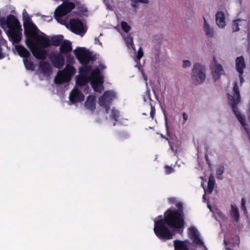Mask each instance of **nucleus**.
Masks as SVG:
<instances>
[{
    "mask_svg": "<svg viewBox=\"0 0 250 250\" xmlns=\"http://www.w3.org/2000/svg\"><path fill=\"white\" fill-rule=\"evenodd\" d=\"M185 224L184 215L179 213L175 208H169L164 213V220L155 221L154 232L160 239L170 240L172 238L173 233L168 228L177 229L181 233Z\"/></svg>",
    "mask_w": 250,
    "mask_h": 250,
    "instance_id": "f257e3e1",
    "label": "nucleus"
},
{
    "mask_svg": "<svg viewBox=\"0 0 250 250\" xmlns=\"http://www.w3.org/2000/svg\"><path fill=\"white\" fill-rule=\"evenodd\" d=\"M233 96L228 93L227 97L229 100V103L230 105L232 110L245 129L248 136L250 139V133L249 129L247 127V125L245 123V118L241 115L240 112L239 111L237 105L240 102V94L238 85L237 82H235L233 87Z\"/></svg>",
    "mask_w": 250,
    "mask_h": 250,
    "instance_id": "f03ea898",
    "label": "nucleus"
},
{
    "mask_svg": "<svg viewBox=\"0 0 250 250\" xmlns=\"http://www.w3.org/2000/svg\"><path fill=\"white\" fill-rule=\"evenodd\" d=\"M23 27L24 28V34L26 37L25 43L28 47H30V44L32 43V39H35L38 35V29L37 26L34 24L26 14L24 9L23 12Z\"/></svg>",
    "mask_w": 250,
    "mask_h": 250,
    "instance_id": "7ed1b4c3",
    "label": "nucleus"
},
{
    "mask_svg": "<svg viewBox=\"0 0 250 250\" xmlns=\"http://www.w3.org/2000/svg\"><path fill=\"white\" fill-rule=\"evenodd\" d=\"M76 73V69L71 64L66 63V66L62 70H59L55 78V83L61 84L69 82L72 77Z\"/></svg>",
    "mask_w": 250,
    "mask_h": 250,
    "instance_id": "20e7f679",
    "label": "nucleus"
},
{
    "mask_svg": "<svg viewBox=\"0 0 250 250\" xmlns=\"http://www.w3.org/2000/svg\"><path fill=\"white\" fill-rule=\"evenodd\" d=\"M38 43L41 44L43 47H48L51 45L60 46L63 42L62 35H55L49 39L47 36H43L38 35L35 39Z\"/></svg>",
    "mask_w": 250,
    "mask_h": 250,
    "instance_id": "39448f33",
    "label": "nucleus"
},
{
    "mask_svg": "<svg viewBox=\"0 0 250 250\" xmlns=\"http://www.w3.org/2000/svg\"><path fill=\"white\" fill-rule=\"evenodd\" d=\"M206 78L205 67L204 65L195 63L191 72V79L192 83L196 85L201 84Z\"/></svg>",
    "mask_w": 250,
    "mask_h": 250,
    "instance_id": "423d86ee",
    "label": "nucleus"
},
{
    "mask_svg": "<svg viewBox=\"0 0 250 250\" xmlns=\"http://www.w3.org/2000/svg\"><path fill=\"white\" fill-rule=\"evenodd\" d=\"M91 85L94 90L101 93L103 90V78L100 75V70L97 68L91 72L89 77Z\"/></svg>",
    "mask_w": 250,
    "mask_h": 250,
    "instance_id": "0eeeda50",
    "label": "nucleus"
},
{
    "mask_svg": "<svg viewBox=\"0 0 250 250\" xmlns=\"http://www.w3.org/2000/svg\"><path fill=\"white\" fill-rule=\"evenodd\" d=\"M76 58L81 64H88L90 61L95 60L94 56L84 47H78L74 50Z\"/></svg>",
    "mask_w": 250,
    "mask_h": 250,
    "instance_id": "6e6552de",
    "label": "nucleus"
},
{
    "mask_svg": "<svg viewBox=\"0 0 250 250\" xmlns=\"http://www.w3.org/2000/svg\"><path fill=\"white\" fill-rule=\"evenodd\" d=\"M0 25L2 28L7 27L9 30L21 28V25L17 18L10 14L6 19L4 17H0Z\"/></svg>",
    "mask_w": 250,
    "mask_h": 250,
    "instance_id": "1a4fd4ad",
    "label": "nucleus"
},
{
    "mask_svg": "<svg viewBox=\"0 0 250 250\" xmlns=\"http://www.w3.org/2000/svg\"><path fill=\"white\" fill-rule=\"evenodd\" d=\"M75 7L74 3L70 1H64L56 9L54 15L57 20L70 13Z\"/></svg>",
    "mask_w": 250,
    "mask_h": 250,
    "instance_id": "9d476101",
    "label": "nucleus"
},
{
    "mask_svg": "<svg viewBox=\"0 0 250 250\" xmlns=\"http://www.w3.org/2000/svg\"><path fill=\"white\" fill-rule=\"evenodd\" d=\"M115 97V94L113 91H106L103 95L99 98V104L105 108L106 112H108L109 109V104L111 103L113 99Z\"/></svg>",
    "mask_w": 250,
    "mask_h": 250,
    "instance_id": "9b49d317",
    "label": "nucleus"
},
{
    "mask_svg": "<svg viewBox=\"0 0 250 250\" xmlns=\"http://www.w3.org/2000/svg\"><path fill=\"white\" fill-rule=\"evenodd\" d=\"M49 60L55 68L61 69L65 64V59L63 55L58 52H51L49 55Z\"/></svg>",
    "mask_w": 250,
    "mask_h": 250,
    "instance_id": "f8f14e48",
    "label": "nucleus"
},
{
    "mask_svg": "<svg viewBox=\"0 0 250 250\" xmlns=\"http://www.w3.org/2000/svg\"><path fill=\"white\" fill-rule=\"evenodd\" d=\"M33 40L35 39H32L33 42L30 44V47H29L33 56L38 60H45L47 57L48 51L43 47L35 45Z\"/></svg>",
    "mask_w": 250,
    "mask_h": 250,
    "instance_id": "ddd939ff",
    "label": "nucleus"
},
{
    "mask_svg": "<svg viewBox=\"0 0 250 250\" xmlns=\"http://www.w3.org/2000/svg\"><path fill=\"white\" fill-rule=\"evenodd\" d=\"M71 31L77 34H84L86 30L84 29V25L81 20L78 19H71L69 22Z\"/></svg>",
    "mask_w": 250,
    "mask_h": 250,
    "instance_id": "4468645a",
    "label": "nucleus"
},
{
    "mask_svg": "<svg viewBox=\"0 0 250 250\" xmlns=\"http://www.w3.org/2000/svg\"><path fill=\"white\" fill-rule=\"evenodd\" d=\"M210 69L212 75L215 81L218 80L221 75L225 74V71L222 65L217 62L215 57L213 58Z\"/></svg>",
    "mask_w": 250,
    "mask_h": 250,
    "instance_id": "2eb2a0df",
    "label": "nucleus"
},
{
    "mask_svg": "<svg viewBox=\"0 0 250 250\" xmlns=\"http://www.w3.org/2000/svg\"><path fill=\"white\" fill-rule=\"evenodd\" d=\"M22 29L17 28L15 29L9 30L7 32V35L10 41L13 44L19 43L22 39Z\"/></svg>",
    "mask_w": 250,
    "mask_h": 250,
    "instance_id": "dca6fc26",
    "label": "nucleus"
},
{
    "mask_svg": "<svg viewBox=\"0 0 250 250\" xmlns=\"http://www.w3.org/2000/svg\"><path fill=\"white\" fill-rule=\"evenodd\" d=\"M84 99L83 93L77 88H73L70 93L69 100L73 104L83 102Z\"/></svg>",
    "mask_w": 250,
    "mask_h": 250,
    "instance_id": "f3484780",
    "label": "nucleus"
},
{
    "mask_svg": "<svg viewBox=\"0 0 250 250\" xmlns=\"http://www.w3.org/2000/svg\"><path fill=\"white\" fill-rule=\"evenodd\" d=\"M189 237L195 245L204 246L203 242L199 237L197 229L194 227H191L188 229Z\"/></svg>",
    "mask_w": 250,
    "mask_h": 250,
    "instance_id": "a211bd4d",
    "label": "nucleus"
},
{
    "mask_svg": "<svg viewBox=\"0 0 250 250\" xmlns=\"http://www.w3.org/2000/svg\"><path fill=\"white\" fill-rule=\"evenodd\" d=\"M39 68L40 72L44 75H50L52 72V67L48 62L42 61L40 62Z\"/></svg>",
    "mask_w": 250,
    "mask_h": 250,
    "instance_id": "6ab92c4d",
    "label": "nucleus"
},
{
    "mask_svg": "<svg viewBox=\"0 0 250 250\" xmlns=\"http://www.w3.org/2000/svg\"><path fill=\"white\" fill-rule=\"evenodd\" d=\"M246 66L244 58L241 56L235 59V68L238 73L243 74L244 70Z\"/></svg>",
    "mask_w": 250,
    "mask_h": 250,
    "instance_id": "aec40b11",
    "label": "nucleus"
},
{
    "mask_svg": "<svg viewBox=\"0 0 250 250\" xmlns=\"http://www.w3.org/2000/svg\"><path fill=\"white\" fill-rule=\"evenodd\" d=\"M72 50L71 43L67 40L63 41L60 46V53L62 55L67 54L71 52Z\"/></svg>",
    "mask_w": 250,
    "mask_h": 250,
    "instance_id": "412c9836",
    "label": "nucleus"
},
{
    "mask_svg": "<svg viewBox=\"0 0 250 250\" xmlns=\"http://www.w3.org/2000/svg\"><path fill=\"white\" fill-rule=\"evenodd\" d=\"M95 97L93 95H89L84 103L85 107L88 110L93 111L95 109Z\"/></svg>",
    "mask_w": 250,
    "mask_h": 250,
    "instance_id": "4be33fe9",
    "label": "nucleus"
},
{
    "mask_svg": "<svg viewBox=\"0 0 250 250\" xmlns=\"http://www.w3.org/2000/svg\"><path fill=\"white\" fill-rule=\"evenodd\" d=\"M15 48L19 55L24 59L28 58L30 56V52L22 45H17Z\"/></svg>",
    "mask_w": 250,
    "mask_h": 250,
    "instance_id": "5701e85b",
    "label": "nucleus"
},
{
    "mask_svg": "<svg viewBox=\"0 0 250 250\" xmlns=\"http://www.w3.org/2000/svg\"><path fill=\"white\" fill-rule=\"evenodd\" d=\"M215 17L217 25L220 27H224L226 25V21L224 13L222 11H218Z\"/></svg>",
    "mask_w": 250,
    "mask_h": 250,
    "instance_id": "b1692460",
    "label": "nucleus"
},
{
    "mask_svg": "<svg viewBox=\"0 0 250 250\" xmlns=\"http://www.w3.org/2000/svg\"><path fill=\"white\" fill-rule=\"evenodd\" d=\"M166 140L168 141L171 150L174 152V155L177 156L178 152L180 149V146L178 142L177 141H171L168 138H167Z\"/></svg>",
    "mask_w": 250,
    "mask_h": 250,
    "instance_id": "393cba45",
    "label": "nucleus"
},
{
    "mask_svg": "<svg viewBox=\"0 0 250 250\" xmlns=\"http://www.w3.org/2000/svg\"><path fill=\"white\" fill-rule=\"evenodd\" d=\"M175 250H189L185 242L182 240H175L173 242Z\"/></svg>",
    "mask_w": 250,
    "mask_h": 250,
    "instance_id": "a878e982",
    "label": "nucleus"
},
{
    "mask_svg": "<svg viewBox=\"0 0 250 250\" xmlns=\"http://www.w3.org/2000/svg\"><path fill=\"white\" fill-rule=\"evenodd\" d=\"M214 184H215V180L213 176L211 174L208 178V187L207 188H205L204 190L205 192L208 193H212L214 187Z\"/></svg>",
    "mask_w": 250,
    "mask_h": 250,
    "instance_id": "bb28decb",
    "label": "nucleus"
},
{
    "mask_svg": "<svg viewBox=\"0 0 250 250\" xmlns=\"http://www.w3.org/2000/svg\"><path fill=\"white\" fill-rule=\"evenodd\" d=\"M230 216L231 218L236 222H238L239 220V212L238 208L236 206L231 205Z\"/></svg>",
    "mask_w": 250,
    "mask_h": 250,
    "instance_id": "cd10ccee",
    "label": "nucleus"
},
{
    "mask_svg": "<svg viewBox=\"0 0 250 250\" xmlns=\"http://www.w3.org/2000/svg\"><path fill=\"white\" fill-rule=\"evenodd\" d=\"M203 18L204 19V29L205 32H206V34L209 37H212L214 33L213 29L211 28L209 24L207 23L204 16H203Z\"/></svg>",
    "mask_w": 250,
    "mask_h": 250,
    "instance_id": "c85d7f7f",
    "label": "nucleus"
},
{
    "mask_svg": "<svg viewBox=\"0 0 250 250\" xmlns=\"http://www.w3.org/2000/svg\"><path fill=\"white\" fill-rule=\"evenodd\" d=\"M83 66H81L79 68V72L80 74H88L89 73L92 68V67L91 65L85 64H82Z\"/></svg>",
    "mask_w": 250,
    "mask_h": 250,
    "instance_id": "c756f323",
    "label": "nucleus"
},
{
    "mask_svg": "<svg viewBox=\"0 0 250 250\" xmlns=\"http://www.w3.org/2000/svg\"><path fill=\"white\" fill-rule=\"evenodd\" d=\"M23 63L27 70L34 71L35 70V66L34 63L28 58L23 59Z\"/></svg>",
    "mask_w": 250,
    "mask_h": 250,
    "instance_id": "7c9ffc66",
    "label": "nucleus"
},
{
    "mask_svg": "<svg viewBox=\"0 0 250 250\" xmlns=\"http://www.w3.org/2000/svg\"><path fill=\"white\" fill-rule=\"evenodd\" d=\"M225 170V167L222 165H220L218 167L216 171V177L218 179L222 180L223 179L222 174H223Z\"/></svg>",
    "mask_w": 250,
    "mask_h": 250,
    "instance_id": "2f4dec72",
    "label": "nucleus"
},
{
    "mask_svg": "<svg viewBox=\"0 0 250 250\" xmlns=\"http://www.w3.org/2000/svg\"><path fill=\"white\" fill-rule=\"evenodd\" d=\"M119 115L120 113L118 110L114 109L111 110V118L115 122L118 121Z\"/></svg>",
    "mask_w": 250,
    "mask_h": 250,
    "instance_id": "473e14b6",
    "label": "nucleus"
},
{
    "mask_svg": "<svg viewBox=\"0 0 250 250\" xmlns=\"http://www.w3.org/2000/svg\"><path fill=\"white\" fill-rule=\"evenodd\" d=\"M121 25L122 30L125 33H128L131 29L130 26L125 21H122Z\"/></svg>",
    "mask_w": 250,
    "mask_h": 250,
    "instance_id": "72a5a7b5",
    "label": "nucleus"
},
{
    "mask_svg": "<svg viewBox=\"0 0 250 250\" xmlns=\"http://www.w3.org/2000/svg\"><path fill=\"white\" fill-rule=\"evenodd\" d=\"M241 20L240 19H237L233 21L232 24V29L233 32H236L239 30V24L238 22L241 21Z\"/></svg>",
    "mask_w": 250,
    "mask_h": 250,
    "instance_id": "f704fd0d",
    "label": "nucleus"
},
{
    "mask_svg": "<svg viewBox=\"0 0 250 250\" xmlns=\"http://www.w3.org/2000/svg\"><path fill=\"white\" fill-rule=\"evenodd\" d=\"M76 83L80 86L84 85L86 83V79L84 77H80L77 78Z\"/></svg>",
    "mask_w": 250,
    "mask_h": 250,
    "instance_id": "c9c22d12",
    "label": "nucleus"
},
{
    "mask_svg": "<svg viewBox=\"0 0 250 250\" xmlns=\"http://www.w3.org/2000/svg\"><path fill=\"white\" fill-rule=\"evenodd\" d=\"M165 173L166 174H170L175 171L174 169L168 165H166L165 166Z\"/></svg>",
    "mask_w": 250,
    "mask_h": 250,
    "instance_id": "e433bc0d",
    "label": "nucleus"
},
{
    "mask_svg": "<svg viewBox=\"0 0 250 250\" xmlns=\"http://www.w3.org/2000/svg\"><path fill=\"white\" fill-rule=\"evenodd\" d=\"M176 207L178 208V209L177 210H178V212L180 213L181 214L184 215V212L183 210V205L181 203L178 202L176 204Z\"/></svg>",
    "mask_w": 250,
    "mask_h": 250,
    "instance_id": "4c0bfd02",
    "label": "nucleus"
},
{
    "mask_svg": "<svg viewBox=\"0 0 250 250\" xmlns=\"http://www.w3.org/2000/svg\"><path fill=\"white\" fill-rule=\"evenodd\" d=\"M241 209L243 210L244 212L245 213H247V209L245 206V200L244 198H242L241 199Z\"/></svg>",
    "mask_w": 250,
    "mask_h": 250,
    "instance_id": "58836bf2",
    "label": "nucleus"
},
{
    "mask_svg": "<svg viewBox=\"0 0 250 250\" xmlns=\"http://www.w3.org/2000/svg\"><path fill=\"white\" fill-rule=\"evenodd\" d=\"M143 55H144L143 51L142 48L140 47L138 50L137 59L139 60H140L143 57Z\"/></svg>",
    "mask_w": 250,
    "mask_h": 250,
    "instance_id": "ea45409f",
    "label": "nucleus"
},
{
    "mask_svg": "<svg viewBox=\"0 0 250 250\" xmlns=\"http://www.w3.org/2000/svg\"><path fill=\"white\" fill-rule=\"evenodd\" d=\"M74 62V57L71 55H68L66 56V62L67 63L71 64Z\"/></svg>",
    "mask_w": 250,
    "mask_h": 250,
    "instance_id": "a19ab883",
    "label": "nucleus"
},
{
    "mask_svg": "<svg viewBox=\"0 0 250 250\" xmlns=\"http://www.w3.org/2000/svg\"><path fill=\"white\" fill-rule=\"evenodd\" d=\"M125 42L127 45L130 44V45H133V38L131 37L128 36L125 39Z\"/></svg>",
    "mask_w": 250,
    "mask_h": 250,
    "instance_id": "79ce46f5",
    "label": "nucleus"
},
{
    "mask_svg": "<svg viewBox=\"0 0 250 250\" xmlns=\"http://www.w3.org/2000/svg\"><path fill=\"white\" fill-rule=\"evenodd\" d=\"M191 65V62L188 60H184L183 62V67H189Z\"/></svg>",
    "mask_w": 250,
    "mask_h": 250,
    "instance_id": "37998d69",
    "label": "nucleus"
},
{
    "mask_svg": "<svg viewBox=\"0 0 250 250\" xmlns=\"http://www.w3.org/2000/svg\"><path fill=\"white\" fill-rule=\"evenodd\" d=\"M155 114V109L154 107H153L151 106V110L150 112V117H151L152 119H154Z\"/></svg>",
    "mask_w": 250,
    "mask_h": 250,
    "instance_id": "c03bdc74",
    "label": "nucleus"
},
{
    "mask_svg": "<svg viewBox=\"0 0 250 250\" xmlns=\"http://www.w3.org/2000/svg\"><path fill=\"white\" fill-rule=\"evenodd\" d=\"M132 3L131 5L132 7L134 8H137L138 7L137 2L138 1H136L135 0H131Z\"/></svg>",
    "mask_w": 250,
    "mask_h": 250,
    "instance_id": "a18cd8bd",
    "label": "nucleus"
},
{
    "mask_svg": "<svg viewBox=\"0 0 250 250\" xmlns=\"http://www.w3.org/2000/svg\"><path fill=\"white\" fill-rule=\"evenodd\" d=\"M182 115H183V120H184V122L183 123L185 124V122H186V121L188 120V116L186 112H184L183 113Z\"/></svg>",
    "mask_w": 250,
    "mask_h": 250,
    "instance_id": "49530a36",
    "label": "nucleus"
},
{
    "mask_svg": "<svg viewBox=\"0 0 250 250\" xmlns=\"http://www.w3.org/2000/svg\"><path fill=\"white\" fill-rule=\"evenodd\" d=\"M239 78L240 79V83L242 84L244 82V80L243 77V74L239 73Z\"/></svg>",
    "mask_w": 250,
    "mask_h": 250,
    "instance_id": "de8ad7c7",
    "label": "nucleus"
},
{
    "mask_svg": "<svg viewBox=\"0 0 250 250\" xmlns=\"http://www.w3.org/2000/svg\"><path fill=\"white\" fill-rule=\"evenodd\" d=\"M4 57V55L2 53V48L0 45V59H1Z\"/></svg>",
    "mask_w": 250,
    "mask_h": 250,
    "instance_id": "09e8293b",
    "label": "nucleus"
},
{
    "mask_svg": "<svg viewBox=\"0 0 250 250\" xmlns=\"http://www.w3.org/2000/svg\"><path fill=\"white\" fill-rule=\"evenodd\" d=\"M136 1L144 3H147L148 2V0H135Z\"/></svg>",
    "mask_w": 250,
    "mask_h": 250,
    "instance_id": "8fccbe9b",
    "label": "nucleus"
},
{
    "mask_svg": "<svg viewBox=\"0 0 250 250\" xmlns=\"http://www.w3.org/2000/svg\"><path fill=\"white\" fill-rule=\"evenodd\" d=\"M157 220H164V218H163L162 215L158 216L155 219L154 222Z\"/></svg>",
    "mask_w": 250,
    "mask_h": 250,
    "instance_id": "3c124183",
    "label": "nucleus"
},
{
    "mask_svg": "<svg viewBox=\"0 0 250 250\" xmlns=\"http://www.w3.org/2000/svg\"><path fill=\"white\" fill-rule=\"evenodd\" d=\"M218 214L219 215V216H220L221 218H223V217H224V215H223V214L221 212H219L218 213Z\"/></svg>",
    "mask_w": 250,
    "mask_h": 250,
    "instance_id": "603ef678",
    "label": "nucleus"
},
{
    "mask_svg": "<svg viewBox=\"0 0 250 250\" xmlns=\"http://www.w3.org/2000/svg\"><path fill=\"white\" fill-rule=\"evenodd\" d=\"M0 41L1 43H5V41L3 39L1 40Z\"/></svg>",
    "mask_w": 250,
    "mask_h": 250,
    "instance_id": "864d4df0",
    "label": "nucleus"
},
{
    "mask_svg": "<svg viewBox=\"0 0 250 250\" xmlns=\"http://www.w3.org/2000/svg\"><path fill=\"white\" fill-rule=\"evenodd\" d=\"M161 137H162V138H163L166 139V138H167V137H165L163 135H162V134L161 135Z\"/></svg>",
    "mask_w": 250,
    "mask_h": 250,
    "instance_id": "5fc2aeb1",
    "label": "nucleus"
},
{
    "mask_svg": "<svg viewBox=\"0 0 250 250\" xmlns=\"http://www.w3.org/2000/svg\"><path fill=\"white\" fill-rule=\"evenodd\" d=\"M166 125H167V128L168 126H167V123H166Z\"/></svg>",
    "mask_w": 250,
    "mask_h": 250,
    "instance_id": "6e6d98bb",
    "label": "nucleus"
},
{
    "mask_svg": "<svg viewBox=\"0 0 250 250\" xmlns=\"http://www.w3.org/2000/svg\"><path fill=\"white\" fill-rule=\"evenodd\" d=\"M224 243H225V244H227L228 242H226L225 241L224 242Z\"/></svg>",
    "mask_w": 250,
    "mask_h": 250,
    "instance_id": "4d7b16f0",
    "label": "nucleus"
},
{
    "mask_svg": "<svg viewBox=\"0 0 250 250\" xmlns=\"http://www.w3.org/2000/svg\"><path fill=\"white\" fill-rule=\"evenodd\" d=\"M208 207L209 208H210V205H208Z\"/></svg>",
    "mask_w": 250,
    "mask_h": 250,
    "instance_id": "13d9d810",
    "label": "nucleus"
}]
</instances>
